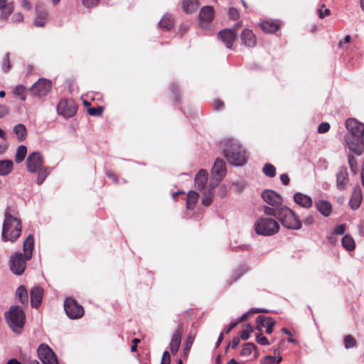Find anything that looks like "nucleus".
I'll return each instance as SVG.
<instances>
[{"label":"nucleus","mask_w":364,"mask_h":364,"mask_svg":"<svg viewBox=\"0 0 364 364\" xmlns=\"http://www.w3.org/2000/svg\"><path fill=\"white\" fill-rule=\"evenodd\" d=\"M223 154L230 165L240 166L247 161V155L245 148L235 139H225L221 142Z\"/></svg>","instance_id":"obj_1"},{"label":"nucleus","mask_w":364,"mask_h":364,"mask_svg":"<svg viewBox=\"0 0 364 364\" xmlns=\"http://www.w3.org/2000/svg\"><path fill=\"white\" fill-rule=\"evenodd\" d=\"M264 213L267 215H272L276 218L285 228L294 230L301 228V221L295 213L287 205L280 206L277 208V213L272 208H264Z\"/></svg>","instance_id":"obj_2"},{"label":"nucleus","mask_w":364,"mask_h":364,"mask_svg":"<svg viewBox=\"0 0 364 364\" xmlns=\"http://www.w3.org/2000/svg\"><path fill=\"white\" fill-rule=\"evenodd\" d=\"M346 127L350 134L345 137L346 145L354 153L360 154L362 147L360 139L364 133V124L355 119H348L346 121Z\"/></svg>","instance_id":"obj_3"},{"label":"nucleus","mask_w":364,"mask_h":364,"mask_svg":"<svg viewBox=\"0 0 364 364\" xmlns=\"http://www.w3.org/2000/svg\"><path fill=\"white\" fill-rule=\"evenodd\" d=\"M44 158L39 151H33L26 159V168L29 173H37L36 183L41 185L50 173V168L44 166Z\"/></svg>","instance_id":"obj_4"},{"label":"nucleus","mask_w":364,"mask_h":364,"mask_svg":"<svg viewBox=\"0 0 364 364\" xmlns=\"http://www.w3.org/2000/svg\"><path fill=\"white\" fill-rule=\"evenodd\" d=\"M21 230V220L11 215L9 210H6L1 232L3 241L15 242L20 237Z\"/></svg>","instance_id":"obj_5"},{"label":"nucleus","mask_w":364,"mask_h":364,"mask_svg":"<svg viewBox=\"0 0 364 364\" xmlns=\"http://www.w3.org/2000/svg\"><path fill=\"white\" fill-rule=\"evenodd\" d=\"M261 216L254 224L255 232L262 236L269 237L277 234L280 229L279 222L269 215Z\"/></svg>","instance_id":"obj_6"},{"label":"nucleus","mask_w":364,"mask_h":364,"mask_svg":"<svg viewBox=\"0 0 364 364\" xmlns=\"http://www.w3.org/2000/svg\"><path fill=\"white\" fill-rule=\"evenodd\" d=\"M5 318L11 329L17 333L21 332L25 323L26 315L23 309L18 306H12L6 313Z\"/></svg>","instance_id":"obj_7"},{"label":"nucleus","mask_w":364,"mask_h":364,"mask_svg":"<svg viewBox=\"0 0 364 364\" xmlns=\"http://www.w3.org/2000/svg\"><path fill=\"white\" fill-rule=\"evenodd\" d=\"M226 172L225 162L221 159H216L211 169L212 177L209 182L210 187L215 188L225 176Z\"/></svg>","instance_id":"obj_8"},{"label":"nucleus","mask_w":364,"mask_h":364,"mask_svg":"<svg viewBox=\"0 0 364 364\" xmlns=\"http://www.w3.org/2000/svg\"><path fill=\"white\" fill-rule=\"evenodd\" d=\"M28 260L21 252H15L9 259L11 271L16 275H21L26 269V262Z\"/></svg>","instance_id":"obj_9"},{"label":"nucleus","mask_w":364,"mask_h":364,"mask_svg":"<svg viewBox=\"0 0 364 364\" xmlns=\"http://www.w3.org/2000/svg\"><path fill=\"white\" fill-rule=\"evenodd\" d=\"M64 309L70 319H78L84 315L83 307L72 298H66L64 301Z\"/></svg>","instance_id":"obj_10"},{"label":"nucleus","mask_w":364,"mask_h":364,"mask_svg":"<svg viewBox=\"0 0 364 364\" xmlns=\"http://www.w3.org/2000/svg\"><path fill=\"white\" fill-rule=\"evenodd\" d=\"M262 197L264 202L268 203L269 206L264 205V208H272L275 210V213L277 212V208L280 206H284L283 205V198L277 193L272 190H264L262 193Z\"/></svg>","instance_id":"obj_11"},{"label":"nucleus","mask_w":364,"mask_h":364,"mask_svg":"<svg viewBox=\"0 0 364 364\" xmlns=\"http://www.w3.org/2000/svg\"><path fill=\"white\" fill-rule=\"evenodd\" d=\"M37 353L43 364H59L56 354L48 345L41 344L37 349Z\"/></svg>","instance_id":"obj_12"},{"label":"nucleus","mask_w":364,"mask_h":364,"mask_svg":"<svg viewBox=\"0 0 364 364\" xmlns=\"http://www.w3.org/2000/svg\"><path fill=\"white\" fill-rule=\"evenodd\" d=\"M50 90L51 82L45 78H40L29 89L32 95L38 97L47 95Z\"/></svg>","instance_id":"obj_13"},{"label":"nucleus","mask_w":364,"mask_h":364,"mask_svg":"<svg viewBox=\"0 0 364 364\" xmlns=\"http://www.w3.org/2000/svg\"><path fill=\"white\" fill-rule=\"evenodd\" d=\"M77 108V107L73 100L63 99L57 106V112L58 114L69 118L75 114Z\"/></svg>","instance_id":"obj_14"},{"label":"nucleus","mask_w":364,"mask_h":364,"mask_svg":"<svg viewBox=\"0 0 364 364\" xmlns=\"http://www.w3.org/2000/svg\"><path fill=\"white\" fill-rule=\"evenodd\" d=\"M336 188L338 191H343L348 188L349 185V177L346 167L341 166L336 173Z\"/></svg>","instance_id":"obj_15"},{"label":"nucleus","mask_w":364,"mask_h":364,"mask_svg":"<svg viewBox=\"0 0 364 364\" xmlns=\"http://www.w3.org/2000/svg\"><path fill=\"white\" fill-rule=\"evenodd\" d=\"M218 37L225 44L228 48H231L232 43L235 41L237 37L236 28L224 29L219 32Z\"/></svg>","instance_id":"obj_16"},{"label":"nucleus","mask_w":364,"mask_h":364,"mask_svg":"<svg viewBox=\"0 0 364 364\" xmlns=\"http://www.w3.org/2000/svg\"><path fill=\"white\" fill-rule=\"evenodd\" d=\"M214 9L211 6H205L201 8L199 13L200 23L204 27L206 23L211 22L214 18Z\"/></svg>","instance_id":"obj_17"},{"label":"nucleus","mask_w":364,"mask_h":364,"mask_svg":"<svg viewBox=\"0 0 364 364\" xmlns=\"http://www.w3.org/2000/svg\"><path fill=\"white\" fill-rule=\"evenodd\" d=\"M183 332V326L179 324L176 330L173 332L169 344L170 350L172 353H176L181 343V336Z\"/></svg>","instance_id":"obj_18"},{"label":"nucleus","mask_w":364,"mask_h":364,"mask_svg":"<svg viewBox=\"0 0 364 364\" xmlns=\"http://www.w3.org/2000/svg\"><path fill=\"white\" fill-rule=\"evenodd\" d=\"M293 200L296 205L305 209L310 208L313 205L311 197L300 192L294 194Z\"/></svg>","instance_id":"obj_19"},{"label":"nucleus","mask_w":364,"mask_h":364,"mask_svg":"<svg viewBox=\"0 0 364 364\" xmlns=\"http://www.w3.org/2000/svg\"><path fill=\"white\" fill-rule=\"evenodd\" d=\"M208 178V171L205 169H200L195 177V187L200 191L207 190Z\"/></svg>","instance_id":"obj_20"},{"label":"nucleus","mask_w":364,"mask_h":364,"mask_svg":"<svg viewBox=\"0 0 364 364\" xmlns=\"http://www.w3.org/2000/svg\"><path fill=\"white\" fill-rule=\"evenodd\" d=\"M363 193L360 186H356L354 187L352 195L350 198L349 204L353 210H357L362 202Z\"/></svg>","instance_id":"obj_21"},{"label":"nucleus","mask_w":364,"mask_h":364,"mask_svg":"<svg viewBox=\"0 0 364 364\" xmlns=\"http://www.w3.org/2000/svg\"><path fill=\"white\" fill-rule=\"evenodd\" d=\"M241 41L247 47L253 48L256 46L257 40L252 30L244 29L240 36Z\"/></svg>","instance_id":"obj_22"},{"label":"nucleus","mask_w":364,"mask_h":364,"mask_svg":"<svg viewBox=\"0 0 364 364\" xmlns=\"http://www.w3.org/2000/svg\"><path fill=\"white\" fill-rule=\"evenodd\" d=\"M34 247V238L33 235L30 234L27 236L23 242V255H25L27 259H31L33 255V251Z\"/></svg>","instance_id":"obj_23"},{"label":"nucleus","mask_w":364,"mask_h":364,"mask_svg":"<svg viewBox=\"0 0 364 364\" xmlns=\"http://www.w3.org/2000/svg\"><path fill=\"white\" fill-rule=\"evenodd\" d=\"M43 290L39 287H34L31 290V303L33 307L37 308L41 304Z\"/></svg>","instance_id":"obj_24"},{"label":"nucleus","mask_w":364,"mask_h":364,"mask_svg":"<svg viewBox=\"0 0 364 364\" xmlns=\"http://www.w3.org/2000/svg\"><path fill=\"white\" fill-rule=\"evenodd\" d=\"M257 323L258 325H261L262 327L266 328V332L268 334L272 333L275 322L272 317H267L264 315H260L257 318Z\"/></svg>","instance_id":"obj_25"},{"label":"nucleus","mask_w":364,"mask_h":364,"mask_svg":"<svg viewBox=\"0 0 364 364\" xmlns=\"http://www.w3.org/2000/svg\"><path fill=\"white\" fill-rule=\"evenodd\" d=\"M318 211L324 217H328L332 212L331 204L324 200H319L315 203Z\"/></svg>","instance_id":"obj_26"},{"label":"nucleus","mask_w":364,"mask_h":364,"mask_svg":"<svg viewBox=\"0 0 364 364\" xmlns=\"http://www.w3.org/2000/svg\"><path fill=\"white\" fill-rule=\"evenodd\" d=\"M159 26L164 31H169L174 26V18L171 14H166L161 18Z\"/></svg>","instance_id":"obj_27"},{"label":"nucleus","mask_w":364,"mask_h":364,"mask_svg":"<svg viewBox=\"0 0 364 364\" xmlns=\"http://www.w3.org/2000/svg\"><path fill=\"white\" fill-rule=\"evenodd\" d=\"M14 169V162L10 159L0 160V176H5L11 173Z\"/></svg>","instance_id":"obj_28"},{"label":"nucleus","mask_w":364,"mask_h":364,"mask_svg":"<svg viewBox=\"0 0 364 364\" xmlns=\"http://www.w3.org/2000/svg\"><path fill=\"white\" fill-rule=\"evenodd\" d=\"M260 26L266 33H274L279 29L280 24L278 21H265L260 23Z\"/></svg>","instance_id":"obj_29"},{"label":"nucleus","mask_w":364,"mask_h":364,"mask_svg":"<svg viewBox=\"0 0 364 364\" xmlns=\"http://www.w3.org/2000/svg\"><path fill=\"white\" fill-rule=\"evenodd\" d=\"M182 7L186 14H193L198 9L199 2L198 0H183Z\"/></svg>","instance_id":"obj_30"},{"label":"nucleus","mask_w":364,"mask_h":364,"mask_svg":"<svg viewBox=\"0 0 364 364\" xmlns=\"http://www.w3.org/2000/svg\"><path fill=\"white\" fill-rule=\"evenodd\" d=\"M199 195L196 191H190L186 196V208L188 209H193L198 200Z\"/></svg>","instance_id":"obj_31"},{"label":"nucleus","mask_w":364,"mask_h":364,"mask_svg":"<svg viewBox=\"0 0 364 364\" xmlns=\"http://www.w3.org/2000/svg\"><path fill=\"white\" fill-rule=\"evenodd\" d=\"M213 189L214 188H211L208 185V188L207 190L200 191L203 195V198L201 200V203L203 205L209 206L212 203L213 197Z\"/></svg>","instance_id":"obj_32"},{"label":"nucleus","mask_w":364,"mask_h":364,"mask_svg":"<svg viewBox=\"0 0 364 364\" xmlns=\"http://www.w3.org/2000/svg\"><path fill=\"white\" fill-rule=\"evenodd\" d=\"M14 132L18 141H23L27 135L26 126L23 124H18L14 127Z\"/></svg>","instance_id":"obj_33"},{"label":"nucleus","mask_w":364,"mask_h":364,"mask_svg":"<svg viewBox=\"0 0 364 364\" xmlns=\"http://www.w3.org/2000/svg\"><path fill=\"white\" fill-rule=\"evenodd\" d=\"M341 244L348 251H353L355 247V241L350 235H346L342 237Z\"/></svg>","instance_id":"obj_34"},{"label":"nucleus","mask_w":364,"mask_h":364,"mask_svg":"<svg viewBox=\"0 0 364 364\" xmlns=\"http://www.w3.org/2000/svg\"><path fill=\"white\" fill-rule=\"evenodd\" d=\"M27 154V148L24 145L18 146L15 154V161L16 164L21 163Z\"/></svg>","instance_id":"obj_35"},{"label":"nucleus","mask_w":364,"mask_h":364,"mask_svg":"<svg viewBox=\"0 0 364 364\" xmlns=\"http://www.w3.org/2000/svg\"><path fill=\"white\" fill-rule=\"evenodd\" d=\"M196 331H191L184 341V353H188L196 338Z\"/></svg>","instance_id":"obj_36"},{"label":"nucleus","mask_w":364,"mask_h":364,"mask_svg":"<svg viewBox=\"0 0 364 364\" xmlns=\"http://www.w3.org/2000/svg\"><path fill=\"white\" fill-rule=\"evenodd\" d=\"M48 21V14L46 11L40 12L36 17L34 23L38 27H43L46 25Z\"/></svg>","instance_id":"obj_37"},{"label":"nucleus","mask_w":364,"mask_h":364,"mask_svg":"<svg viewBox=\"0 0 364 364\" xmlns=\"http://www.w3.org/2000/svg\"><path fill=\"white\" fill-rule=\"evenodd\" d=\"M16 295L21 303L28 301V293L24 286L21 285L16 289Z\"/></svg>","instance_id":"obj_38"},{"label":"nucleus","mask_w":364,"mask_h":364,"mask_svg":"<svg viewBox=\"0 0 364 364\" xmlns=\"http://www.w3.org/2000/svg\"><path fill=\"white\" fill-rule=\"evenodd\" d=\"M262 171L264 174L269 178H273L276 175L275 167L269 163H267L264 165Z\"/></svg>","instance_id":"obj_39"},{"label":"nucleus","mask_w":364,"mask_h":364,"mask_svg":"<svg viewBox=\"0 0 364 364\" xmlns=\"http://www.w3.org/2000/svg\"><path fill=\"white\" fill-rule=\"evenodd\" d=\"M14 94L22 101H25L26 99V88L21 85H17L15 87Z\"/></svg>","instance_id":"obj_40"},{"label":"nucleus","mask_w":364,"mask_h":364,"mask_svg":"<svg viewBox=\"0 0 364 364\" xmlns=\"http://www.w3.org/2000/svg\"><path fill=\"white\" fill-rule=\"evenodd\" d=\"M255 348L256 346L254 343H246L240 352V355L242 356H248L252 353V350L255 349Z\"/></svg>","instance_id":"obj_41"},{"label":"nucleus","mask_w":364,"mask_h":364,"mask_svg":"<svg viewBox=\"0 0 364 364\" xmlns=\"http://www.w3.org/2000/svg\"><path fill=\"white\" fill-rule=\"evenodd\" d=\"M245 183L243 181H235L232 183V188L235 192L239 193L245 188Z\"/></svg>","instance_id":"obj_42"},{"label":"nucleus","mask_w":364,"mask_h":364,"mask_svg":"<svg viewBox=\"0 0 364 364\" xmlns=\"http://www.w3.org/2000/svg\"><path fill=\"white\" fill-rule=\"evenodd\" d=\"M1 12L0 14V18L2 20H6L9 18L10 14L12 12L13 8L10 6H4L1 9Z\"/></svg>","instance_id":"obj_43"},{"label":"nucleus","mask_w":364,"mask_h":364,"mask_svg":"<svg viewBox=\"0 0 364 364\" xmlns=\"http://www.w3.org/2000/svg\"><path fill=\"white\" fill-rule=\"evenodd\" d=\"M252 327L250 324H247L246 328L241 331L240 338L244 341L247 340L250 337V333L252 332Z\"/></svg>","instance_id":"obj_44"},{"label":"nucleus","mask_w":364,"mask_h":364,"mask_svg":"<svg viewBox=\"0 0 364 364\" xmlns=\"http://www.w3.org/2000/svg\"><path fill=\"white\" fill-rule=\"evenodd\" d=\"M103 107H89L87 109V112L91 116H100L102 113Z\"/></svg>","instance_id":"obj_45"},{"label":"nucleus","mask_w":364,"mask_h":364,"mask_svg":"<svg viewBox=\"0 0 364 364\" xmlns=\"http://www.w3.org/2000/svg\"><path fill=\"white\" fill-rule=\"evenodd\" d=\"M345 347L350 348L355 345V340L351 336H347L344 338Z\"/></svg>","instance_id":"obj_46"},{"label":"nucleus","mask_w":364,"mask_h":364,"mask_svg":"<svg viewBox=\"0 0 364 364\" xmlns=\"http://www.w3.org/2000/svg\"><path fill=\"white\" fill-rule=\"evenodd\" d=\"M330 14V10L324 8V5H321V8L318 9V15L320 18H323L324 17L329 16Z\"/></svg>","instance_id":"obj_47"},{"label":"nucleus","mask_w":364,"mask_h":364,"mask_svg":"<svg viewBox=\"0 0 364 364\" xmlns=\"http://www.w3.org/2000/svg\"><path fill=\"white\" fill-rule=\"evenodd\" d=\"M2 69L5 72H8L10 70V61H9V54L7 53L2 62Z\"/></svg>","instance_id":"obj_48"},{"label":"nucleus","mask_w":364,"mask_h":364,"mask_svg":"<svg viewBox=\"0 0 364 364\" xmlns=\"http://www.w3.org/2000/svg\"><path fill=\"white\" fill-rule=\"evenodd\" d=\"M330 129V124L328 122H322L318 127V132L323 134L327 132Z\"/></svg>","instance_id":"obj_49"},{"label":"nucleus","mask_w":364,"mask_h":364,"mask_svg":"<svg viewBox=\"0 0 364 364\" xmlns=\"http://www.w3.org/2000/svg\"><path fill=\"white\" fill-rule=\"evenodd\" d=\"M82 3L86 8H92L98 4L99 0H82Z\"/></svg>","instance_id":"obj_50"},{"label":"nucleus","mask_w":364,"mask_h":364,"mask_svg":"<svg viewBox=\"0 0 364 364\" xmlns=\"http://www.w3.org/2000/svg\"><path fill=\"white\" fill-rule=\"evenodd\" d=\"M256 341L262 346H268L269 344L268 339L260 334L256 336Z\"/></svg>","instance_id":"obj_51"},{"label":"nucleus","mask_w":364,"mask_h":364,"mask_svg":"<svg viewBox=\"0 0 364 364\" xmlns=\"http://www.w3.org/2000/svg\"><path fill=\"white\" fill-rule=\"evenodd\" d=\"M348 164L351 171H355L357 168L356 160L353 155L348 156Z\"/></svg>","instance_id":"obj_52"},{"label":"nucleus","mask_w":364,"mask_h":364,"mask_svg":"<svg viewBox=\"0 0 364 364\" xmlns=\"http://www.w3.org/2000/svg\"><path fill=\"white\" fill-rule=\"evenodd\" d=\"M228 15L232 19H237L239 17V11L235 8H230L228 11Z\"/></svg>","instance_id":"obj_53"},{"label":"nucleus","mask_w":364,"mask_h":364,"mask_svg":"<svg viewBox=\"0 0 364 364\" xmlns=\"http://www.w3.org/2000/svg\"><path fill=\"white\" fill-rule=\"evenodd\" d=\"M346 230V225L340 224L337 225L334 229V233L341 235H343Z\"/></svg>","instance_id":"obj_54"},{"label":"nucleus","mask_w":364,"mask_h":364,"mask_svg":"<svg viewBox=\"0 0 364 364\" xmlns=\"http://www.w3.org/2000/svg\"><path fill=\"white\" fill-rule=\"evenodd\" d=\"M303 222L305 225L310 226L314 223V216L313 215H308Z\"/></svg>","instance_id":"obj_55"},{"label":"nucleus","mask_w":364,"mask_h":364,"mask_svg":"<svg viewBox=\"0 0 364 364\" xmlns=\"http://www.w3.org/2000/svg\"><path fill=\"white\" fill-rule=\"evenodd\" d=\"M9 112V109L6 105H0V118L4 117Z\"/></svg>","instance_id":"obj_56"},{"label":"nucleus","mask_w":364,"mask_h":364,"mask_svg":"<svg viewBox=\"0 0 364 364\" xmlns=\"http://www.w3.org/2000/svg\"><path fill=\"white\" fill-rule=\"evenodd\" d=\"M23 20V16L21 13H16L12 16L14 22H21Z\"/></svg>","instance_id":"obj_57"},{"label":"nucleus","mask_w":364,"mask_h":364,"mask_svg":"<svg viewBox=\"0 0 364 364\" xmlns=\"http://www.w3.org/2000/svg\"><path fill=\"white\" fill-rule=\"evenodd\" d=\"M279 178H280V181L282 183V184H284L285 186L289 184V178L287 174L282 173V174L280 175Z\"/></svg>","instance_id":"obj_58"},{"label":"nucleus","mask_w":364,"mask_h":364,"mask_svg":"<svg viewBox=\"0 0 364 364\" xmlns=\"http://www.w3.org/2000/svg\"><path fill=\"white\" fill-rule=\"evenodd\" d=\"M170 360H171L170 354L168 351L165 350L163 353L161 362L168 363V364H170Z\"/></svg>","instance_id":"obj_59"},{"label":"nucleus","mask_w":364,"mask_h":364,"mask_svg":"<svg viewBox=\"0 0 364 364\" xmlns=\"http://www.w3.org/2000/svg\"><path fill=\"white\" fill-rule=\"evenodd\" d=\"M266 358L271 360L272 363H279L282 360V358L281 356L274 357L272 355H267Z\"/></svg>","instance_id":"obj_60"},{"label":"nucleus","mask_w":364,"mask_h":364,"mask_svg":"<svg viewBox=\"0 0 364 364\" xmlns=\"http://www.w3.org/2000/svg\"><path fill=\"white\" fill-rule=\"evenodd\" d=\"M227 193V188L225 185H222L220 186L218 189V195L223 198L224 197Z\"/></svg>","instance_id":"obj_61"},{"label":"nucleus","mask_w":364,"mask_h":364,"mask_svg":"<svg viewBox=\"0 0 364 364\" xmlns=\"http://www.w3.org/2000/svg\"><path fill=\"white\" fill-rule=\"evenodd\" d=\"M223 107V102L220 100H216L214 102V109L220 110Z\"/></svg>","instance_id":"obj_62"},{"label":"nucleus","mask_w":364,"mask_h":364,"mask_svg":"<svg viewBox=\"0 0 364 364\" xmlns=\"http://www.w3.org/2000/svg\"><path fill=\"white\" fill-rule=\"evenodd\" d=\"M238 324V322H232L230 323V325L224 330L225 333H229L232 328H234Z\"/></svg>","instance_id":"obj_63"},{"label":"nucleus","mask_w":364,"mask_h":364,"mask_svg":"<svg viewBox=\"0 0 364 364\" xmlns=\"http://www.w3.org/2000/svg\"><path fill=\"white\" fill-rule=\"evenodd\" d=\"M106 175L108 178H109L110 179L113 180L115 183L117 182L118 179H117V176L115 175L114 173L110 171H108L106 172Z\"/></svg>","instance_id":"obj_64"}]
</instances>
